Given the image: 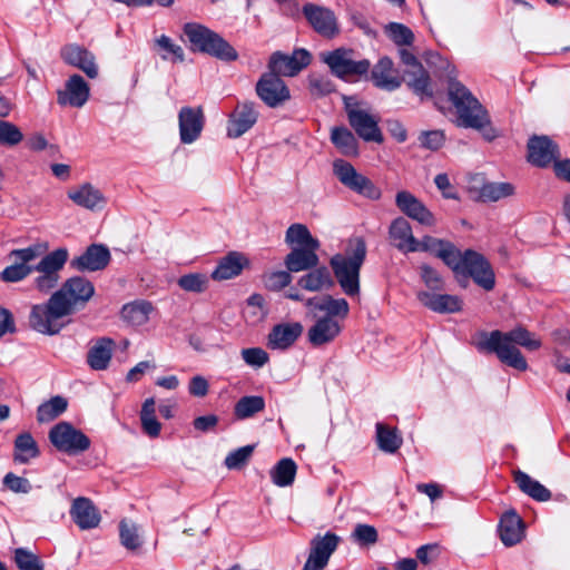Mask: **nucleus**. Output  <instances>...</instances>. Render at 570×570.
<instances>
[{
  "label": "nucleus",
  "mask_w": 570,
  "mask_h": 570,
  "mask_svg": "<svg viewBox=\"0 0 570 570\" xmlns=\"http://www.w3.org/2000/svg\"><path fill=\"white\" fill-rule=\"evenodd\" d=\"M518 346L537 351L541 347V341L525 327L517 326L509 332L495 330L485 333L478 344L479 350L495 354L501 363L524 372L528 362Z\"/></svg>",
  "instance_id": "1"
},
{
  "label": "nucleus",
  "mask_w": 570,
  "mask_h": 570,
  "mask_svg": "<svg viewBox=\"0 0 570 570\" xmlns=\"http://www.w3.org/2000/svg\"><path fill=\"white\" fill-rule=\"evenodd\" d=\"M314 312V324L307 330V340L313 346H323L335 341L342 332L340 320L347 317L350 305L345 298L331 295L308 298L305 303Z\"/></svg>",
  "instance_id": "2"
},
{
  "label": "nucleus",
  "mask_w": 570,
  "mask_h": 570,
  "mask_svg": "<svg viewBox=\"0 0 570 570\" xmlns=\"http://www.w3.org/2000/svg\"><path fill=\"white\" fill-rule=\"evenodd\" d=\"M448 94L456 109L460 126L479 130L488 141L498 137L497 130L490 124L488 111L464 85L450 78Z\"/></svg>",
  "instance_id": "3"
},
{
  "label": "nucleus",
  "mask_w": 570,
  "mask_h": 570,
  "mask_svg": "<svg viewBox=\"0 0 570 570\" xmlns=\"http://www.w3.org/2000/svg\"><path fill=\"white\" fill-rule=\"evenodd\" d=\"M366 253L365 240L362 237H353L348 239L345 252L335 254L330 261L340 287L350 297L360 295V272L365 262Z\"/></svg>",
  "instance_id": "4"
},
{
  "label": "nucleus",
  "mask_w": 570,
  "mask_h": 570,
  "mask_svg": "<svg viewBox=\"0 0 570 570\" xmlns=\"http://www.w3.org/2000/svg\"><path fill=\"white\" fill-rule=\"evenodd\" d=\"M450 268L462 287H466L469 277L484 291H492L495 286V275L491 264L475 250L466 249L463 253L460 250L459 257H455Z\"/></svg>",
  "instance_id": "5"
},
{
  "label": "nucleus",
  "mask_w": 570,
  "mask_h": 570,
  "mask_svg": "<svg viewBox=\"0 0 570 570\" xmlns=\"http://www.w3.org/2000/svg\"><path fill=\"white\" fill-rule=\"evenodd\" d=\"M184 33L194 51L204 52L225 61H234L238 58L237 51L223 37L200 23H186Z\"/></svg>",
  "instance_id": "6"
},
{
  "label": "nucleus",
  "mask_w": 570,
  "mask_h": 570,
  "mask_svg": "<svg viewBox=\"0 0 570 570\" xmlns=\"http://www.w3.org/2000/svg\"><path fill=\"white\" fill-rule=\"evenodd\" d=\"M58 298L52 294L46 303L31 307L29 325L32 330L45 335H56L69 324L70 314Z\"/></svg>",
  "instance_id": "7"
},
{
  "label": "nucleus",
  "mask_w": 570,
  "mask_h": 570,
  "mask_svg": "<svg viewBox=\"0 0 570 570\" xmlns=\"http://www.w3.org/2000/svg\"><path fill=\"white\" fill-rule=\"evenodd\" d=\"M354 51L346 48H337L321 53V60L326 63L333 75L341 79L361 77L367 75L371 62L367 59L354 60Z\"/></svg>",
  "instance_id": "8"
},
{
  "label": "nucleus",
  "mask_w": 570,
  "mask_h": 570,
  "mask_svg": "<svg viewBox=\"0 0 570 570\" xmlns=\"http://www.w3.org/2000/svg\"><path fill=\"white\" fill-rule=\"evenodd\" d=\"M70 315L85 307L95 294L94 284L82 277L75 276L67 279L60 289L53 293Z\"/></svg>",
  "instance_id": "9"
},
{
  "label": "nucleus",
  "mask_w": 570,
  "mask_h": 570,
  "mask_svg": "<svg viewBox=\"0 0 570 570\" xmlns=\"http://www.w3.org/2000/svg\"><path fill=\"white\" fill-rule=\"evenodd\" d=\"M68 259V250L66 248H58L46 256L40 262L33 265V272H38V277L35 278V286L41 293H48L55 288L60 279L59 272L65 266Z\"/></svg>",
  "instance_id": "10"
},
{
  "label": "nucleus",
  "mask_w": 570,
  "mask_h": 570,
  "mask_svg": "<svg viewBox=\"0 0 570 570\" xmlns=\"http://www.w3.org/2000/svg\"><path fill=\"white\" fill-rule=\"evenodd\" d=\"M52 445L67 454L76 455L90 448L89 438L68 422L56 424L49 432Z\"/></svg>",
  "instance_id": "11"
},
{
  "label": "nucleus",
  "mask_w": 570,
  "mask_h": 570,
  "mask_svg": "<svg viewBox=\"0 0 570 570\" xmlns=\"http://www.w3.org/2000/svg\"><path fill=\"white\" fill-rule=\"evenodd\" d=\"M333 173L336 178L348 189L367 197L370 199H379L381 190L364 175L344 159H336L333 163Z\"/></svg>",
  "instance_id": "12"
},
{
  "label": "nucleus",
  "mask_w": 570,
  "mask_h": 570,
  "mask_svg": "<svg viewBox=\"0 0 570 570\" xmlns=\"http://www.w3.org/2000/svg\"><path fill=\"white\" fill-rule=\"evenodd\" d=\"M255 90L261 100L271 108H277L291 98L286 83L271 71L261 76Z\"/></svg>",
  "instance_id": "13"
},
{
  "label": "nucleus",
  "mask_w": 570,
  "mask_h": 570,
  "mask_svg": "<svg viewBox=\"0 0 570 570\" xmlns=\"http://www.w3.org/2000/svg\"><path fill=\"white\" fill-rule=\"evenodd\" d=\"M340 538L332 532L315 535L311 541L309 554L303 570H324Z\"/></svg>",
  "instance_id": "14"
},
{
  "label": "nucleus",
  "mask_w": 570,
  "mask_h": 570,
  "mask_svg": "<svg viewBox=\"0 0 570 570\" xmlns=\"http://www.w3.org/2000/svg\"><path fill=\"white\" fill-rule=\"evenodd\" d=\"M302 11L314 31L322 37L332 39L340 33L337 18L331 9L306 3Z\"/></svg>",
  "instance_id": "15"
},
{
  "label": "nucleus",
  "mask_w": 570,
  "mask_h": 570,
  "mask_svg": "<svg viewBox=\"0 0 570 570\" xmlns=\"http://www.w3.org/2000/svg\"><path fill=\"white\" fill-rule=\"evenodd\" d=\"M309 62L311 55L305 49H296L289 56L276 51L269 58L268 70L278 77H293L307 67Z\"/></svg>",
  "instance_id": "16"
},
{
  "label": "nucleus",
  "mask_w": 570,
  "mask_h": 570,
  "mask_svg": "<svg viewBox=\"0 0 570 570\" xmlns=\"http://www.w3.org/2000/svg\"><path fill=\"white\" fill-rule=\"evenodd\" d=\"M347 118L357 136L365 141L382 142L383 135L379 128V118L368 111L346 106Z\"/></svg>",
  "instance_id": "17"
},
{
  "label": "nucleus",
  "mask_w": 570,
  "mask_h": 570,
  "mask_svg": "<svg viewBox=\"0 0 570 570\" xmlns=\"http://www.w3.org/2000/svg\"><path fill=\"white\" fill-rule=\"evenodd\" d=\"M60 55L66 63L82 70L87 77L91 79L98 77L99 71L96 58L94 53L85 47L77 43L66 45L62 47Z\"/></svg>",
  "instance_id": "18"
},
{
  "label": "nucleus",
  "mask_w": 570,
  "mask_h": 570,
  "mask_svg": "<svg viewBox=\"0 0 570 570\" xmlns=\"http://www.w3.org/2000/svg\"><path fill=\"white\" fill-rule=\"evenodd\" d=\"M559 149L548 136H533L528 142V160L538 167H548L554 164Z\"/></svg>",
  "instance_id": "19"
},
{
  "label": "nucleus",
  "mask_w": 570,
  "mask_h": 570,
  "mask_svg": "<svg viewBox=\"0 0 570 570\" xmlns=\"http://www.w3.org/2000/svg\"><path fill=\"white\" fill-rule=\"evenodd\" d=\"M304 327L299 322L279 323L272 327L267 335V347L285 351L294 345L303 334Z\"/></svg>",
  "instance_id": "20"
},
{
  "label": "nucleus",
  "mask_w": 570,
  "mask_h": 570,
  "mask_svg": "<svg viewBox=\"0 0 570 570\" xmlns=\"http://www.w3.org/2000/svg\"><path fill=\"white\" fill-rule=\"evenodd\" d=\"M395 204L404 215L420 224L425 226L435 225L434 215L410 191H399L395 196Z\"/></svg>",
  "instance_id": "21"
},
{
  "label": "nucleus",
  "mask_w": 570,
  "mask_h": 570,
  "mask_svg": "<svg viewBox=\"0 0 570 570\" xmlns=\"http://www.w3.org/2000/svg\"><path fill=\"white\" fill-rule=\"evenodd\" d=\"M179 135L184 144H191L202 134L204 128V114L200 107H183L178 115Z\"/></svg>",
  "instance_id": "22"
},
{
  "label": "nucleus",
  "mask_w": 570,
  "mask_h": 570,
  "mask_svg": "<svg viewBox=\"0 0 570 570\" xmlns=\"http://www.w3.org/2000/svg\"><path fill=\"white\" fill-rule=\"evenodd\" d=\"M109 262V249L104 245L92 244L87 247L85 253L78 257H75L70 265L79 272H96L107 267Z\"/></svg>",
  "instance_id": "23"
},
{
  "label": "nucleus",
  "mask_w": 570,
  "mask_h": 570,
  "mask_svg": "<svg viewBox=\"0 0 570 570\" xmlns=\"http://www.w3.org/2000/svg\"><path fill=\"white\" fill-rule=\"evenodd\" d=\"M514 187L509 183H482L481 178H474L469 187L470 197L478 202H498L511 196Z\"/></svg>",
  "instance_id": "24"
},
{
  "label": "nucleus",
  "mask_w": 570,
  "mask_h": 570,
  "mask_svg": "<svg viewBox=\"0 0 570 570\" xmlns=\"http://www.w3.org/2000/svg\"><path fill=\"white\" fill-rule=\"evenodd\" d=\"M257 118L258 112L255 109L254 102L245 101L243 104H239L228 120V137H240L255 125Z\"/></svg>",
  "instance_id": "25"
},
{
  "label": "nucleus",
  "mask_w": 570,
  "mask_h": 570,
  "mask_svg": "<svg viewBox=\"0 0 570 570\" xmlns=\"http://www.w3.org/2000/svg\"><path fill=\"white\" fill-rule=\"evenodd\" d=\"M89 98V86L79 75H72L66 81L65 89L57 94V101L60 106L80 108Z\"/></svg>",
  "instance_id": "26"
},
{
  "label": "nucleus",
  "mask_w": 570,
  "mask_h": 570,
  "mask_svg": "<svg viewBox=\"0 0 570 570\" xmlns=\"http://www.w3.org/2000/svg\"><path fill=\"white\" fill-rule=\"evenodd\" d=\"M68 198L77 206L91 212L101 210L107 204L104 193L90 183H83L69 189Z\"/></svg>",
  "instance_id": "27"
},
{
  "label": "nucleus",
  "mask_w": 570,
  "mask_h": 570,
  "mask_svg": "<svg viewBox=\"0 0 570 570\" xmlns=\"http://www.w3.org/2000/svg\"><path fill=\"white\" fill-rule=\"evenodd\" d=\"M70 515L73 522L81 530L95 529L99 525L101 517L90 499L79 497L73 500L70 508Z\"/></svg>",
  "instance_id": "28"
},
{
  "label": "nucleus",
  "mask_w": 570,
  "mask_h": 570,
  "mask_svg": "<svg viewBox=\"0 0 570 570\" xmlns=\"http://www.w3.org/2000/svg\"><path fill=\"white\" fill-rule=\"evenodd\" d=\"M416 297L422 305L435 313H456L462 309V299L456 295L435 294L426 291H420L417 292Z\"/></svg>",
  "instance_id": "29"
},
{
  "label": "nucleus",
  "mask_w": 570,
  "mask_h": 570,
  "mask_svg": "<svg viewBox=\"0 0 570 570\" xmlns=\"http://www.w3.org/2000/svg\"><path fill=\"white\" fill-rule=\"evenodd\" d=\"M414 246L416 252H429L441 258L449 267L454 263L455 257H459L460 252L453 243L432 236H424L421 240L416 239Z\"/></svg>",
  "instance_id": "30"
},
{
  "label": "nucleus",
  "mask_w": 570,
  "mask_h": 570,
  "mask_svg": "<svg viewBox=\"0 0 570 570\" xmlns=\"http://www.w3.org/2000/svg\"><path fill=\"white\" fill-rule=\"evenodd\" d=\"M318 248L312 247H293L285 257V266L288 272L298 273L315 268L320 258L316 254Z\"/></svg>",
  "instance_id": "31"
},
{
  "label": "nucleus",
  "mask_w": 570,
  "mask_h": 570,
  "mask_svg": "<svg viewBox=\"0 0 570 570\" xmlns=\"http://www.w3.org/2000/svg\"><path fill=\"white\" fill-rule=\"evenodd\" d=\"M390 237L396 248L402 252H416V238L413 236L411 225L403 217L395 218L390 226Z\"/></svg>",
  "instance_id": "32"
},
{
  "label": "nucleus",
  "mask_w": 570,
  "mask_h": 570,
  "mask_svg": "<svg viewBox=\"0 0 570 570\" xmlns=\"http://www.w3.org/2000/svg\"><path fill=\"white\" fill-rule=\"evenodd\" d=\"M115 342L109 337H100L90 347L87 354V363L95 371L106 370L112 356Z\"/></svg>",
  "instance_id": "33"
},
{
  "label": "nucleus",
  "mask_w": 570,
  "mask_h": 570,
  "mask_svg": "<svg viewBox=\"0 0 570 570\" xmlns=\"http://www.w3.org/2000/svg\"><path fill=\"white\" fill-rule=\"evenodd\" d=\"M377 88L393 91L401 86V80L393 75V61L389 57L381 58L371 72Z\"/></svg>",
  "instance_id": "34"
},
{
  "label": "nucleus",
  "mask_w": 570,
  "mask_h": 570,
  "mask_svg": "<svg viewBox=\"0 0 570 570\" xmlns=\"http://www.w3.org/2000/svg\"><path fill=\"white\" fill-rule=\"evenodd\" d=\"M499 532L504 546L511 547L517 544L523 535L522 519L514 511L507 512L500 520Z\"/></svg>",
  "instance_id": "35"
},
{
  "label": "nucleus",
  "mask_w": 570,
  "mask_h": 570,
  "mask_svg": "<svg viewBox=\"0 0 570 570\" xmlns=\"http://www.w3.org/2000/svg\"><path fill=\"white\" fill-rule=\"evenodd\" d=\"M247 263V259L237 252H230L218 263L213 271L212 277L215 281H226L239 275Z\"/></svg>",
  "instance_id": "36"
},
{
  "label": "nucleus",
  "mask_w": 570,
  "mask_h": 570,
  "mask_svg": "<svg viewBox=\"0 0 570 570\" xmlns=\"http://www.w3.org/2000/svg\"><path fill=\"white\" fill-rule=\"evenodd\" d=\"M513 480L518 488L533 500L544 502L551 499V492L539 481L532 479L520 470L513 472Z\"/></svg>",
  "instance_id": "37"
},
{
  "label": "nucleus",
  "mask_w": 570,
  "mask_h": 570,
  "mask_svg": "<svg viewBox=\"0 0 570 570\" xmlns=\"http://www.w3.org/2000/svg\"><path fill=\"white\" fill-rule=\"evenodd\" d=\"M40 455L39 446L29 432L17 435L13 445V460L21 464L29 463Z\"/></svg>",
  "instance_id": "38"
},
{
  "label": "nucleus",
  "mask_w": 570,
  "mask_h": 570,
  "mask_svg": "<svg viewBox=\"0 0 570 570\" xmlns=\"http://www.w3.org/2000/svg\"><path fill=\"white\" fill-rule=\"evenodd\" d=\"M331 141L342 155L346 157L358 156V141L346 127L332 128Z\"/></svg>",
  "instance_id": "39"
},
{
  "label": "nucleus",
  "mask_w": 570,
  "mask_h": 570,
  "mask_svg": "<svg viewBox=\"0 0 570 570\" xmlns=\"http://www.w3.org/2000/svg\"><path fill=\"white\" fill-rule=\"evenodd\" d=\"M297 284L309 292H318L325 287H330L333 284L331 273L327 267H315L309 273L303 275Z\"/></svg>",
  "instance_id": "40"
},
{
  "label": "nucleus",
  "mask_w": 570,
  "mask_h": 570,
  "mask_svg": "<svg viewBox=\"0 0 570 570\" xmlns=\"http://www.w3.org/2000/svg\"><path fill=\"white\" fill-rule=\"evenodd\" d=\"M285 242L293 247L320 248L318 239L314 238L308 228L303 224L291 225L285 235Z\"/></svg>",
  "instance_id": "41"
},
{
  "label": "nucleus",
  "mask_w": 570,
  "mask_h": 570,
  "mask_svg": "<svg viewBox=\"0 0 570 570\" xmlns=\"http://www.w3.org/2000/svg\"><path fill=\"white\" fill-rule=\"evenodd\" d=\"M376 442L381 451L395 453L402 445L403 439L396 428H390L383 423L376 424Z\"/></svg>",
  "instance_id": "42"
},
{
  "label": "nucleus",
  "mask_w": 570,
  "mask_h": 570,
  "mask_svg": "<svg viewBox=\"0 0 570 570\" xmlns=\"http://www.w3.org/2000/svg\"><path fill=\"white\" fill-rule=\"evenodd\" d=\"M153 305L149 302L140 301L126 304L121 309L122 318L131 325L139 326L148 322Z\"/></svg>",
  "instance_id": "43"
},
{
  "label": "nucleus",
  "mask_w": 570,
  "mask_h": 570,
  "mask_svg": "<svg viewBox=\"0 0 570 570\" xmlns=\"http://www.w3.org/2000/svg\"><path fill=\"white\" fill-rule=\"evenodd\" d=\"M68 406V402L62 396H53L49 401L40 404L37 409V421L48 423L61 415Z\"/></svg>",
  "instance_id": "44"
},
{
  "label": "nucleus",
  "mask_w": 570,
  "mask_h": 570,
  "mask_svg": "<svg viewBox=\"0 0 570 570\" xmlns=\"http://www.w3.org/2000/svg\"><path fill=\"white\" fill-rule=\"evenodd\" d=\"M155 404L154 397H149L145 400L140 411L142 431L150 438H157L161 430V424L156 419Z\"/></svg>",
  "instance_id": "45"
},
{
  "label": "nucleus",
  "mask_w": 570,
  "mask_h": 570,
  "mask_svg": "<svg viewBox=\"0 0 570 570\" xmlns=\"http://www.w3.org/2000/svg\"><path fill=\"white\" fill-rule=\"evenodd\" d=\"M265 409V400L259 395L240 397L234 407V414L238 420L252 417Z\"/></svg>",
  "instance_id": "46"
},
{
  "label": "nucleus",
  "mask_w": 570,
  "mask_h": 570,
  "mask_svg": "<svg viewBox=\"0 0 570 570\" xmlns=\"http://www.w3.org/2000/svg\"><path fill=\"white\" fill-rule=\"evenodd\" d=\"M296 469V463L292 459H282L271 471V478L276 485L288 487L294 482Z\"/></svg>",
  "instance_id": "47"
},
{
  "label": "nucleus",
  "mask_w": 570,
  "mask_h": 570,
  "mask_svg": "<svg viewBox=\"0 0 570 570\" xmlns=\"http://www.w3.org/2000/svg\"><path fill=\"white\" fill-rule=\"evenodd\" d=\"M119 537H120L121 544L127 550H131V551L138 550L142 544V540L139 535L138 525L128 520L120 521Z\"/></svg>",
  "instance_id": "48"
},
{
  "label": "nucleus",
  "mask_w": 570,
  "mask_h": 570,
  "mask_svg": "<svg viewBox=\"0 0 570 570\" xmlns=\"http://www.w3.org/2000/svg\"><path fill=\"white\" fill-rule=\"evenodd\" d=\"M155 46L161 52L160 57L164 60L183 62L185 59L183 48L179 45L174 43L173 40L165 35H161L155 40Z\"/></svg>",
  "instance_id": "49"
},
{
  "label": "nucleus",
  "mask_w": 570,
  "mask_h": 570,
  "mask_svg": "<svg viewBox=\"0 0 570 570\" xmlns=\"http://www.w3.org/2000/svg\"><path fill=\"white\" fill-rule=\"evenodd\" d=\"M385 33L399 47L411 46L414 42V33L403 23L390 22L385 26Z\"/></svg>",
  "instance_id": "50"
},
{
  "label": "nucleus",
  "mask_w": 570,
  "mask_h": 570,
  "mask_svg": "<svg viewBox=\"0 0 570 570\" xmlns=\"http://www.w3.org/2000/svg\"><path fill=\"white\" fill-rule=\"evenodd\" d=\"M413 77L409 82V87L421 97H432L431 80L428 71L421 67L416 70H410Z\"/></svg>",
  "instance_id": "51"
},
{
  "label": "nucleus",
  "mask_w": 570,
  "mask_h": 570,
  "mask_svg": "<svg viewBox=\"0 0 570 570\" xmlns=\"http://www.w3.org/2000/svg\"><path fill=\"white\" fill-rule=\"evenodd\" d=\"M13 559L19 570H43L45 566L39 556L26 548H17Z\"/></svg>",
  "instance_id": "52"
},
{
  "label": "nucleus",
  "mask_w": 570,
  "mask_h": 570,
  "mask_svg": "<svg viewBox=\"0 0 570 570\" xmlns=\"http://www.w3.org/2000/svg\"><path fill=\"white\" fill-rule=\"evenodd\" d=\"M33 272V265L20 264L16 262L14 264L7 266L1 272V279L7 283H14L24 279Z\"/></svg>",
  "instance_id": "53"
},
{
  "label": "nucleus",
  "mask_w": 570,
  "mask_h": 570,
  "mask_svg": "<svg viewBox=\"0 0 570 570\" xmlns=\"http://www.w3.org/2000/svg\"><path fill=\"white\" fill-rule=\"evenodd\" d=\"M23 139L20 129L12 122L0 120V144L16 146Z\"/></svg>",
  "instance_id": "54"
},
{
  "label": "nucleus",
  "mask_w": 570,
  "mask_h": 570,
  "mask_svg": "<svg viewBox=\"0 0 570 570\" xmlns=\"http://www.w3.org/2000/svg\"><path fill=\"white\" fill-rule=\"evenodd\" d=\"M308 88L313 96L322 97L334 91V85L331 79L323 75H311L308 77Z\"/></svg>",
  "instance_id": "55"
},
{
  "label": "nucleus",
  "mask_w": 570,
  "mask_h": 570,
  "mask_svg": "<svg viewBox=\"0 0 570 570\" xmlns=\"http://www.w3.org/2000/svg\"><path fill=\"white\" fill-rule=\"evenodd\" d=\"M254 445H245L230 452L225 459V465L229 470L240 469L252 456Z\"/></svg>",
  "instance_id": "56"
},
{
  "label": "nucleus",
  "mask_w": 570,
  "mask_h": 570,
  "mask_svg": "<svg viewBox=\"0 0 570 570\" xmlns=\"http://www.w3.org/2000/svg\"><path fill=\"white\" fill-rule=\"evenodd\" d=\"M263 279L267 289L277 292L291 284L292 276L289 272L277 271L265 274Z\"/></svg>",
  "instance_id": "57"
},
{
  "label": "nucleus",
  "mask_w": 570,
  "mask_h": 570,
  "mask_svg": "<svg viewBox=\"0 0 570 570\" xmlns=\"http://www.w3.org/2000/svg\"><path fill=\"white\" fill-rule=\"evenodd\" d=\"M178 285L185 291L200 293L206 289L207 278L202 274H188L178 279Z\"/></svg>",
  "instance_id": "58"
},
{
  "label": "nucleus",
  "mask_w": 570,
  "mask_h": 570,
  "mask_svg": "<svg viewBox=\"0 0 570 570\" xmlns=\"http://www.w3.org/2000/svg\"><path fill=\"white\" fill-rule=\"evenodd\" d=\"M46 250V247L41 245H33L27 248L13 249L10 253L11 257H14L18 263L31 265L36 258L40 257Z\"/></svg>",
  "instance_id": "59"
},
{
  "label": "nucleus",
  "mask_w": 570,
  "mask_h": 570,
  "mask_svg": "<svg viewBox=\"0 0 570 570\" xmlns=\"http://www.w3.org/2000/svg\"><path fill=\"white\" fill-rule=\"evenodd\" d=\"M353 538L360 544L372 546L377 542L379 534L373 525L357 524L353 531Z\"/></svg>",
  "instance_id": "60"
},
{
  "label": "nucleus",
  "mask_w": 570,
  "mask_h": 570,
  "mask_svg": "<svg viewBox=\"0 0 570 570\" xmlns=\"http://www.w3.org/2000/svg\"><path fill=\"white\" fill-rule=\"evenodd\" d=\"M3 485L14 493H29L31 491V483L28 479L18 476L9 472L3 478Z\"/></svg>",
  "instance_id": "61"
},
{
  "label": "nucleus",
  "mask_w": 570,
  "mask_h": 570,
  "mask_svg": "<svg viewBox=\"0 0 570 570\" xmlns=\"http://www.w3.org/2000/svg\"><path fill=\"white\" fill-rule=\"evenodd\" d=\"M421 278L431 291H442L444 282L440 274L429 265H422L420 267Z\"/></svg>",
  "instance_id": "62"
},
{
  "label": "nucleus",
  "mask_w": 570,
  "mask_h": 570,
  "mask_svg": "<svg viewBox=\"0 0 570 570\" xmlns=\"http://www.w3.org/2000/svg\"><path fill=\"white\" fill-rule=\"evenodd\" d=\"M242 357L246 364L255 367H262L268 362V354L259 347L244 348Z\"/></svg>",
  "instance_id": "63"
},
{
  "label": "nucleus",
  "mask_w": 570,
  "mask_h": 570,
  "mask_svg": "<svg viewBox=\"0 0 570 570\" xmlns=\"http://www.w3.org/2000/svg\"><path fill=\"white\" fill-rule=\"evenodd\" d=\"M445 137L443 131L441 130H431L425 131L420 136L421 145L424 148L431 149V150H438L440 149L444 144Z\"/></svg>",
  "instance_id": "64"
}]
</instances>
